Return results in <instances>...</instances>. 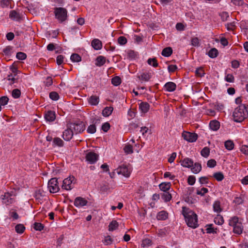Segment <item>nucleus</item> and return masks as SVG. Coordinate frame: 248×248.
Here are the masks:
<instances>
[{
  "instance_id": "14",
  "label": "nucleus",
  "mask_w": 248,
  "mask_h": 248,
  "mask_svg": "<svg viewBox=\"0 0 248 248\" xmlns=\"http://www.w3.org/2000/svg\"><path fill=\"white\" fill-rule=\"evenodd\" d=\"M45 118L46 121L53 122L56 119V114L55 111L52 110H48L46 112Z\"/></svg>"
},
{
  "instance_id": "8",
  "label": "nucleus",
  "mask_w": 248,
  "mask_h": 248,
  "mask_svg": "<svg viewBox=\"0 0 248 248\" xmlns=\"http://www.w3.org/2000/svg\"><path fill=\"white\" fill-rule=\"evenodd\" d=\"M184 139L189 142H193L196 141L198 135L195 133L184 131L182 133Z\"/></svg>"
},
{
  "instance_id": "59",
  "label": "nucleus",
  "mask_w": 248,
  "mask_h": 248,
  "mask_svg": "<svg viewBox=\"0 0 248 248\" xmlns=\"http://www.w3.org/2000/svg\"><path fill=\"white\" fill-rule=\"evenodd\" d=\"M12 47L11 46H7L3 49V52L5 55L8 56L10 55V51L12 50Z\"/></svg>"
},
{
  "instance_id": "36",
  "label": "nucleus",
  "mask_w": 248,
  "mask_h": 248,
  "mask_svg": "<svg viewBox=\"0 0 248 248\" xmlns=\"http://www.w3.org/2000/svg\"><path fill=\"white\" fill-rule=\"evenodd\" d=\"M71 60L73 62H79L81 61V57L77 53H73L70 57Z\"/></svg>"
},
{
  "instance_id": "63",
  "label": "nucleus",
  "mask_w": 248,
  "mask_h": 248,
  "mask_svg": "<svg viewBox=\"0 0 248 248\" xmlns=\"http://www.w3.org/2000/svg\"><path fill=\"white\" fill-rule=\"evenodd\" d=\"M191 44L195 46H198L199 45V40L197 37H195L191 40Z\"/></svg>"
},
{
  "instance_id": "22",
  "label": "nucleus",
  "mask_w": 248,
  "mask_h": 248,
  "mask_svg": "<svg viewBox=\"0 0 248 248\" xmlns=\"http://www.w3.org/2000/svg\"><path fill=\"white\" fill-rule=\"evenodd\" d=\"M9 17L13 20L16 21L19 20L21 18L19 13L15 10H12L10 12Z\"/></svg>"
},
{
  "instance_id": "49",
  "label": "nucleus",
  "mask_w": 248,
  "mask_h": 248,
  "mask_svg": "<svg viewBox=\"0 0 248 248\" xmlns=\"http://www.w3.org/2000/svg\"><path fill=\"white\" fill-rule=\"evenodd\" d=\"M208 192V190L207 188L205 187H202L201 190H197L196 194L197 195H199L201 196H204V194Z\"/></svg>"
},
{
  "instance_id": "64",
  "label": "nucleus",
  "mask_w": 248,
  "mask_h": 248,
  "mask_svg": "<svg viewBox=\"0 0 248 248\" xmlns=\"http://www.w3.org/2000/svg\"><path fill=\"white\" fill-rule=\"evenodd\" d=\"M63 59H64V57L62 55H58L57 56V59H56L57 63L58 65H61V64H62L63 62Z\"/></svg>"
},
{
  "instance_id": "41",
  "label": "nucleus",
  "mask_w": 248,
  "mask_h": 248,
  "mask_svg": "<svg viewBox=\"0 0 248 248\" xmlns=\"http://www.w3.org/2000/svg\"><path fill=\"white\" fill-rule=\"evenodd\" d=\"M147 62L149 65H152L154 67H156L158 65L155 58H149L147 61Z\"/></svg>"
},
{
  "instance_id": "43",
  "label": "nucleus",
  "mask_w": 248,
  "mask_h": 248,
  "mask_svg": "<svg viewBox=\"0 0 248 248\" xmlns=\"http://www.w3.org/2000/svg\"><path fill=\"white\" fill-rule=\"evenodd\" d=\"M49 96L51 99L54 101H57L59 98V94L56 92H50Z\"/></svg>"
},
{
  "instance_id": "20",
  "label": "nucleus",
  "mask_w": 248,
  "mask_h": 248,
  "mask_svg": "<svg viewBox=\"0 0 248 248\" xmlns=\"http://www.w3.org/2000/svg\"><path fill=\"white\" fill-rule=\"evenodd\" d=\"M105 62L106 58L102 56H99L96 58L95 65L97 66L100 67L103 66L105 63Z\"/></svg>"
},
{
  "instance_id": "3",
  "label": "nucleus",
  "mask_w": 248,
  "mask_h": 248,
  "mask_svg": "<svg viewBox=\"0 0 248 248\" xmlns=\"http://www.w3.org/2000/svg\"><path fill=\"white\" fill-rule=\"evenodd\" d=\"M229 225L233 227L234 233L238 234L242 233L243 231V226L241 222L239 221L238 217L234 216L231 218L229 221Z\"/></svg>"
},
{
  "instance_id": "33",
  "label": "nucleus",
  "mask_w": 248,
  "mask_h": 248,
  "mask_svg": "<svg viewBox=\"0 0 248 248\" xmlns=\"http://www.w3.org/2000/svg\"><path fill=\"white\" fill-rule=\"evenodd\" d=\"M63 141L60 138H55L53 140V145L58 146L59 147H62L63 146Z\"/></svg>"
},
{
  "instance_id": "17",
  "label": "nucleus",
  "mask_w": 248,
  "mask_h": 248,
  "mask_svg": "<svg viewBox=\"0 0 248 248\" xmlns=\"http://www.w3.org/2000/svg\"><path fill=\"white\" fill-rule=\"evenodd\" d=\"M91 44L95 50H99L102 48V42L99 39H94Z\"/></svg>"
},
{
  "instance_id": "60",
  "label": "nucleus",
  "mask_w": 248,
  "mask_h": 248,
  "mask_svg": "<svg viewBox=\"0 0 248 248\" xmlns=\"http://www.w3.org/2000/svg\"><path fill=\"white\" fill-rule=\"evenodd\" d=\"M13 210L10 211V215L11 217L13 218V220H16L18 219L19 216L17 214V213L16 211H12Z\"/></svg>"
},
{
  "instance_id": "50",
  "label": "nucleus",
  "mask_w": 248,
  "mask_h": 248,
  "mask_svg": "<svg viewBox=\"0 0 248 248\" xmlns=\"http://www.w3.org/2000/svg\"><path fill=\"white\" fill-rule=\"evenodd\" d=\"M118 43L120 45H124L126 44L127 43V39L124 36H120L118 38Z\"/></svg>"
},
{
  "instance_id": "6",
  "label": "nucleus",
  "mask_w": 248,
  "mask_h": 248,
  "mask_svg": "<svg viewBox=\"0 0 248 248\" xmlns=\"http://www.w3.org/2000/svg\"><path fill=\"white\" fill-rule=\"evenodd\" d=\"M68 124L69 125V127H71L72 130H73L76 134L82 132L85 129V124L81 121L77 123H70Z\"/></svg>"
},
{
  "instance_id": "53",
  "label": "nucleus",
  "mask_w": 248,
  "mask_h": 248,
  "mask_svg": "<svg viewBox=\"0 0 248 248\" xmlns=\"http://www.w3.org/2000/svg\"><path fill=\"white\" fill-rule=\"evenodd\" d=\"M217 165L216 161L215 159H211L207 161V165L209 168H214Z\"/></svg>"
},
{
  "instance_id": "37",
  "label": "nucleus",
  "mask_w": 248,
  "mask_h": 248,
  "mask_svg": "<svg viewBox=\"0 0 248 248\" xmlns=\"http://www.w3.org/2000/svg\"><path fill=\"white\" fill-rule=\"evenodd\" d=\"M111 83L115 86L119 85L121 83V79L118 76H115L111 79Z\"/></svg>"
},
{
  "instance_id": "45",
  "label": "nucleus",
  "mask_w": 248,
  "mask_h": 248,
  "mask_svg": "<svg viewBox=\"0 0 248 248\" xmlns=\"http://www.w3.org/2000/svg\"><path fill=\"white\" fill-rule=\"evenodd\" d=\"M124 150L127 154H130L133 153L132 146L130 144H128L125 146Z\"/></svg>"
},
{
  "instance_id": "47",
  "label": "nucleus",
  "mask_w": 248,
  "mask_h": 248,
  "mask_svg": "<svg viewBox=\"0 0 248 248\" xmlns=\"http://www.w3.org/2000/svg\"><path fill=\"white\" fill-rule=\"evenodd\" d=\"M9 98L6 96H3L0 97V105L1 106H5L7 104Z\"/></svg>"
},
{
  "instance_id": "23",
  "label": "nucleus",
  "mask_w": 248,
  "mask_h": 248,
  "mask_svg": "<svg viewBox=\"0 0 248 248\" xmlns=\"http://www.w3.org/2000/svg\"><path fill=\"white\" fill-rule=\"evenodd\" d=\"M99 101V98L96 95H92L89 99L88 102L92 105H97Z\"/></svg>"
},
{
  "instance_id": "12",
  "label": "nucleus",
  "mask_w": 248,
  "mask_h": 248,
  "mask_svg": "<svg viewBox=\"0 0 248 248\" xmlns=\"http://www.w3.org/2000/svg\"><path fill=\"white\" fill-rule=\"evenodd\" d=\"M74 180V177H69V178H66L63 181L62 185V188L66 190H70L72 189L71 185Z\"/></svg>"
},
{
  "instance_id": "18",
  "label": "nucleus",
  "mask_w": 248,
  "mask_h": 248,
  "mask_svg": "<svg viewBox=\"0 0 248 248\" xmlns=\"http://www.w3.org/2000/svg\"><path fill=\"white\" fill-rule=\"evenodd\" d=\"M209 127L212 130L217 131L220 127V123L216 120L211 121L209 124Z\"/></svg>"
},
{
  "instance_id": "5",
  "label": "nucleus",
  "mask_w": 248,
  "mask_h": 248,
  "mask_svg": "<svg viewBox=\"0 0 248 248\" xmlns=\"http://www.w3.org/2000/svg\"><path fill=\"white\" fill-rule=\"evenodd\" d=\"M14 191L5 193L1 196L2 202L6 205L12 204L15 202L14 197L16 196Z\"/></svg>"
},
{
  "instance_id": "44",
  "label": "nucleus",
  "mask_w": 248,
  "mask_h": 248,
  "mask_svg": "<svg viewBox=\"0 0 248 248\" xmlns=\"http://www.w3.org/2000/svg\"><path fill=\"white\" fill-rule=\"evenodd\" d=\"M44 228V225L41 223L35 222L34 223L33 228L36 231H41L42 230H43Z\"/></svg>"
},
{
  "instance_id": "2",
  "label": "nucleus",
  "mask_w": 248,
  "mask_h": 248,
  "mask_svg": "<svg viewBox=\"0 0 248 248\" xmlns=\"http://www.w3.org/2000/svg\"><path fill=\"white\" fill-rule=\"evenodd\" d=\"M232 116L234 121L240 123L248 117V111L245 104H241L235 108Z\"/></svg>"
},
{
  "instance_id": "16",
  "label": "nucleus",
  "mask_w": 248,
  "mask_h": 248,
  "mask_svg": "<svg viewBox=\"0 0 248 248\" xmlns=\"http://www.w3.org/2000/svg\"><path fill=\"white\" fill-rule=\"evenodd\" d=\"M164 88L167 91L171 92L175 90L176 85L174 82H168L165 84Z\"/></svg>"
},
{
  "instance_id": "51",
  "label": "nucleus",
  "mask_w": 248,
  "mask_h": 248,
  "mask_svg": "<svg viewBox=\"0 0 248 248\" xmlns=\"http://www.w3.org/2000/svg\"><path fill=\"white\" fill-rule=\"evenodd\" d=\"M110 125L108 122L103 124L101 127V129L105 132H107L110 129Z\"/></svg>"
},
{
  "instance_id": "15",
  "label": "nucleus",
  "mask_w": 248,
  "mask_h": 248,
  "mask_svg": "<svg viewBox=\"0 0 248 248\" xmlns=\"http://www.w3.org/2000/svg\"><path fill=\"white\" fill-rule=\"evenodd\" d=\"M181 165L186 168H190L193 166V160L188 157L185 158L183 160L180 161Z\"/></svg>"
},
{
  "instance_id": "24",
  "label": "nucleus",
  "mask_w": 248,
  "mask_h": 248,
  "mask_svg": "<svg viewBox=\"0 0 248 248\" xmlns=\"http://www.w3.org/2000/svg\"><path fill=\"white\" fill-rule=\"evenodd\" d=\"M113 108L112 107H107L102 111V115L104 117L109 116L112 112Z\"/></svg>"
},
{
  "instance_id": "58",
  "label": "nucleus",
  "mask_w": 248,
  "mask_h": 248,
  "mask_svg": "<svg viewBox=\"0 0 248 248\" xmlns=\"http://www.w3.org/2000/svg\"><path fill=\"white\" fill-rule=\"evenodd\" d=\"M151 244L152 241L149 238H145L142 241V246L143 247L146 246H150Z\"/></svg>"
},
{
  "instance_id": "54",
  "label": "nucleus",
  "mask_w": 248,
  "mask_h": 248,
  "mask_svg": "<svg viewBox=\"0 0 248 248\" xmlns=\"http://www.w3.org/2000/svg\"><path fill=\"white\" fill-rule=\"evenodd\" d=\"M225 79L228 82H233L234 78L232 74H228L226 76Z\"/></svg>"
},
{
  "instance_id": "40",
  "label": "nucleus",
  "mask_w": 248,
  "mask_h": 248,
  "mask_svg": "<svg viewBox=\"0 0 248 248\" xmlns=\"http://www.w3.org/2000/svg\"><path fill=\"white\" fill-rule=\"evenodd\" d=\"M201 155L204 157H207L210 154V149L208 147H205L203 148L201 152Z\"/></svg>"
},
{
  "instance_id": "42",
  "label": "nucleus",
  "mask_w": 248,
  "mask_h": 248,
  "mask_svg": "<svg viewBox=\"0 0 248 248\" xmlns=\"http://www.w3.org/2000/svg\"><path fill=\"white\" fill-rule=\"evenodd\" d=\"M12 96L15 98H18L21 95L20 90L18 89H14L12 92Z\"/></svg>"
},
{
  "instance_id": "11",
  "label": "nucleus",
  "mask_w": 248,
  "mask_h": 248,
  "mask_svg": "<svg viewBox=\"0 0 248 248\" xmlns=\"http://www.w3.org/2000/svg\"><path fill=\"white\" fill-rule=\"evenodd\" d=\"M74 134V131L71 127H69V125L67 124V129L64 130L63 132V138L65 140L69 141L73 137Z\"/></svg>"
},
{
  "instance_id": "26",
  "label": "nucleus",
  "mask_w": 248,
  "mask_h": 248,
  "mask_svg": "<svg viewBox=\"0 0 248 248\" xmlns=\"http://www.w3.org/2000/svg\"><path fill=\"white\" fill-rule=\"evenodd\" d=\"M172 53V49L170 47H167L164 48L161 52V54L164 57H169Z\"/></svg>"
},
{
  "instance_id": "13",
  "label": "nucleus",
  "mask_w": 248,
  "mask_h": 248,
  "mask_svg": "<svg viewBox=\"0 0 248 248\" xmlns=\"http://www.w3.org/2000/svg\"><path fill=\"white\" fill-rule=\"evenodd\" d=\"M88 203V201L83 198L81 197H77L74 201V205L76 207H82L86 205Z\"/></svg>"
},
{
  "instance_id": "62",
  "label": "nucleus",
  "mask_w": 248,
  "mask_h": 248,
  "mask_svg": "<svg viewBox=\"0 0 248 248\" xmlns=\"http://www.w3.org/2000/svg\"><path fill=\"white\" fill-rule=\"evenodd\" d=\"M196 74L199 77H202L204 74V71L202 68L199 67L196 70Z\"/></svg>"
},
{
  "instance_id": "1",
  "label": "nucleus",
  "mask_w": 248,
  "mask_h": 248,
  "mask_svg": "<svg viewBox=\"0 0 248 248\" xmlns=\"http://www.w3.org/2000/svg\"><path fill=\"white\" fill-rule=\"evenodd\" d=\"M182 214L188 227L196 228L198 227L197 215L192 210L186 207L182 208Z\"/></svg>"
},
{
  "instance_id": "38",
  "label": "nucleus",
  "mask_w": 248,
  "mask_h": 248,
  "mask_svg": "<svg viewBox=\"0 0 248 248\" xmlns=\"http://www.w3.org/2000/svg\"><path fill=\"white\" fill-rule=\"evenodd\" d=\"M213 177L217 181H222L224 177V175L221 172H215L213 174Z\"/></svg>"
},
{
  "instance_id": "28",
  "label": "nucleus",
  "mask_w": 248,
  "mask_h": 248,
  "mask_svg": "<svg viewBox=\"0 0 248 248\" xmlns=\"http://www.w3.org/2000/svg\"><path fill=\"white\" fill-rule=\"evenodd\" d=\"M168 214L167 212L162 211L159 212L156 216L157 219L158 220H165L168 218Z\"/></svg>"
},
{
  "instance_id": "35",
  "label": "nucleus",
  "mask_w": 248,
  "mask_h": 248,
  "mask_svg": "<svg viewBox=\"0 0 248 248\" xmlns=\"http://www.w3.org/2000/svg\"><path fill=\"white\" fill-rule=\"evenodd\" d=\"M138 78L145 81H148L151 78V75L147 73H143L141 75L138 76Z\"/></svg>"
},
{
  "instance_id": "29",
  "label": "nucleus",
  "mask_w": 248,
  "mask_h": 248,
  "mask_svg": "<svg viewBox=\"0 0 248 248\" xmlns=\"http://www.w3.org/2000/svg\"><path fill=\"white\" fill-rule=\"evenodd\" d=\"M213 210L217 213L222 211V209L220 206V202L218 201H215L213 204Z\"/></svg>"
},
{
  "instance_id": "21",
  "label": "nucleus",
  "mask_w": 248,
  "mask_h": 248,
  "mask_svg": "<svg viewBox=\"0 0 248 248\" xmlns=\"http://www.w3.org/2000/svg\"><path fill=\"white\" fill-rule=\"evenodd\" d=\"M171 186V184L170 182L168 183H162L159 185V188L161 190L164 191V192H168Z\"/></svg>"
},
{
  "instance_id": "7",
  "label": "nucleus",
  "mask_w": 248,
  "mask_h": 248,
  "mask_svg": "<svg viewBox=\"0 0 248 248\" xmlns=\"http://www.w3.org/2000/svg\"><path fill=\"white\" fill-rule=\"evenodd\" d=\"M58 184V180L56 178H52L48 181V188L50 193H55L59 190L60 188Z\"/></svg>"
},
{
  "instance_id": "55",
  "label": "nucleus",
  "mask_w": 248,
  "mask_h": 248,
  "mask_svg": "<svg viewBox=\"0 0 248 248\" xmlns=\"http://www.w3.org/2000/svg\"><path fill=\"white\" fill-rule=\"evenodd\" d=\"M195 181L196 178L193 175H190L188 177L187 183L189 185H193L195 183Z\"/></svg>"
},
{
  "instance_id": "31",
  "label": "nucleus",
  "mask_w": 248,
  "mask_h": 248,
  "mask_svg": "<svg viewBox=\"0 0 248 248\" xmlns=\"http://www.w3.org/2000/svg\"><path fill=\"white\" fill-rule=\"evenodd\" d=\"M119 224L116 220H112L109 224L108 230L109 231H113L118 228Z\"/></svg>"
},
{
  "instance_id": "52",
  "label": "nucleus",
  "mask_w": 248,
  "mask_h": 248,
  "mask_svg": "<svg viewBox=\"0 0 248 248\" xmlns=\"http://www.w3.org/2000/svg\"><path fill=\"white\" fill-rule=\"evenodd\" d=\"M112 242L113 239L111 238V237L109 235H108L106 237H105V238L103 242L106 245H110L112 243Z\"/></svg>"
},
{
  "instance_id": "46",
  "label": "nucleus",
  "mask_w": 248,
  "mask_h": 248,
  "mask_svg": "<svg viewBox=\"0 0 248 248\" xmlns=\"http://www.w3.org/2000/svg\"><path fill=\"white\" fill-rule=\"evenodd\" d=\"M16 57L18 60H24L26 59L27 55L24 52H19L16 53Z\"/></svg>"
},
{
  "instance_id": "9",
  "label": "nucleus",
  "mask_w": 248,
  "mask_h": 248,
  "mask_svg": "<svg viewBox=\"0 0 248 248\" xmlns=\"http://www.w3.org/2000/svg\"><path fill=\"white\" fill-rule=\"evenodd\" d=\"M98 155L93 152H90L87 153L85 156L86 161L91 164L95 163L98 159Z\"/></svg>"
},
{
  "instance_id": "19",
  "label": "nucleus",
  "mask_w": 248,
  "mask_h": 248,
  "mask_svg": "<svg viewBox=\"0 0 248 248\" xmlns=\"http://www.w3.org/2000/svg\"><path fill=\"white\" fill-rule=\"evenodd\" d=\"M139 108L142 113H145L148 111L150 105L147 102H142L140 104Z\"/></svg>"
},
{
  "instance_id": "56",
  "label": "nucleus",
  "mask_w": 248,
  "mask_h": 248,
  "mask_svg": "<svg viewBox=\"0 0 248 248\" xmlns=\"http://www.w3.org/2000/svg\"><path fill=\"white\" fill-rule=\"evenodd\" d=\"M220 16L222 21H226L228 18L229 17V14L227 12H223L219 14Z\"/></svg>"
},
{
  "instance_id": "48",
  "label": "nucleus",
  "mask_w": 248,
  "mask_h": 248,
  "mask_svg": "<svg viewBox=\"0 0 248 248\" xmlns=\"http://www.w3.org/2000/svg\"><path fill=\"white\" fill-rule=\"evenodd\" d=\"M215 223L218 225H221L224 223V219L223 217L220 215H218L214 219Z\"/></svg>"
},
{
  "instance_id": "57",
  "label": "nucleus",
  "mask_w": 248,
  "mask_h": 248,
  "mask_svg": "<svg viewBox=\"0 0 248 248\" xmlns=\"http://www.w3.org/2000/svg\"><path fill=\"white\" fill-rule=\"evenodd\" d=\"M199 182L201 185H206L208 183V177L205 176L201 177L199 178Z\"/></svg>"
},
{
  "instance_id": "27",
  "label": "nucleus",
  "mask_w": 248,
  "mask_h": 248,
  "mask_svg": "<svg viewBox=\"0 0 248 248\" xmlns=\"http://www.w3.org/2000/svg\"><path fill=\"white\" fill-rule=\"evenodd\" d=\"M99 119H96V121L95 122L94 124H93L90 125L87 130V131L88 133L90 134H93L96 131V128L95 124L97 123V121H99Z\"/></svg>"
},
{
  "instance_id": "39",
  "label": "nucleus",
  "mask_w": 248,
  "mask_h": 248,
  "mask_svg": "<svg viewBox=\"0 0 248 248\" xmlns=\"http://www.w3.org/2000/svg\"><path fill=\"white\" fill-rule=\"evenodd\" d=\"M225 147L228 150H232L234 147V143L232 141L228 140L225 142Z\"/></svg>"
},
{
  "instance_id": "25",
  "label": "nucleus",
  "mask_w": 248,
  "mask_h": 248,
  "mask_svg": "<svg viewBox=\"0 0 248 248\" xmlns=\"http://www.w3.org/2000/svg\"><path fill=\"white\" fill-rule=\"evenodd\" d=\"M202 170L201 164L199 163H195L193 164V166L191 168V170L195 174H197Z\"/></svg>"
},
{
  "instance_id": "61",
  "label": "nucleus",
  "mask_w": 248,
  "mask_h": 248,
  "mask_svg": "<svg viewBox=\"0 0 248 248\" xmlns=\"http://www.w3.org/2000/svg\"><path fill=\"white\" fill-rule=\"evenodd\" d=\"M240 150L244 154L248 155V146L246 145H242Z\"/></svg>"
},
{
  "instance_id": "30",
  "label": "nucleus",
  "mask_w": 248,
  "mask_h": 248,
  "mask_svg": "<svg viewBox=\"0 0 248 248\" xmlns=\"http://www.w3.org/2000/svg\"><path fill=\"white\" fill-rule=\"evenodd\" d=\"M161 198L165 202H169L172 198L171 194L169 192H165L161 194Z\"/></svg>"
},
{
  "instance_id": "32",
  "label": "nucleus",
  "mask_w": 248,
  "mask_h": 248,
  "mask_svg": "<svg viewBox=\"0 0 248 248\" xmlns=\"http://www.w3.org/2000/svg\"><path fill=\"white\" fill-rule=\"evenodd\" d=\"M15 230L18 233H22L25 230V227L22 224H18L15 226Z\"/></svg>"
},
{
  "instance_id": "10",
  "label": "nucleus",
  "mask_w": 248,
  "mask_h": 248,
  "mask_svg": "<svg viewBox=\"0 0 248 248\" xmlns=\"http://www.w3.org/2000/svg\"><path fill=\"white\" fill-rule=\"evenodd\" d=\"M118 174H122L123 176L128 177L130 174V171L127 168V166L125 165H123L119 166L117 169L115 170Z\"/></svg>"
},
{
  "instance_id": "34",
  "label": "nucleus",
  "mask_w": 248,
  "mask_h": 248,
  "mask_svg": "<svg viewBox=\"0 0 248 248\" xmlns=\"http://www.w3.org/2000/svg\"><path fill=\"white\" fill-rule=\"evenodd\" d=\"M218 54V50L216 48H213L211 49L208 52V56L211 58L217 57Z\"/></svg>"
},
{
  "instance_id": "4",
  "label": "nucleus",
  "mask_w": 248,
  "mask_h": 248,
  "mask_svg": "<svg viewBox=\"0 0 248 248\" xmlns=\"http://www.w3.org/2000/svg\"><path fill=\"white\" fill-rule=\"evenodd\" d=\"M54 10L55 16L59 20L62 22L67 19V11L65 8L56 7Z\"/></svg>"
}]
</instances>
